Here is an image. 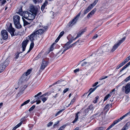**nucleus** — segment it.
<instances>
[{
    "mask_svg": "<svg viewBox=\"0 0 130 130\" xmlns=\"http://www.w3.org/2000/svg\"><path fill=\"white\" fill-rule=\"evenodd\" d=\"M35 15L30 13L28 11H24L22 14V16L25 19L29 20H32L34 19L35 18Z\"/></svg>",
    "mask_w": 130,
    "mask_h": 130,
    "instance_id": "nucleus-1",
    "label": "nucleus"
},
{
    "mask_svg": "<svg viewBox=\"0 0 130 130\" xmlns=\"http://www.w3.org/2000/svg\"><path fill=\"white\" fill-rule=\"evenodd\" d=\"M13 22L15 27L18 28H20L21 26L19 22L20 17L18 15H14L13 17Z\"/></svg>",
    "mask_w": 130,
    "mask_h": 130,
    "instance_id": "nucleus-2",
    "label": "nucleus"
},
{
    "mask_svg": "<svg viewBox=\"0 0 130 130\" xmlns=\"http://www.w3.org/2000/svg\"><path fill=\"white\" fill-rule=\"evenodd\" d=\"M80 14L81 13L80 12L68 24L69 26H71L75 24L76 23Z\"/></svg>",
    "mask_w": 130,
    "mask_h": 130,
    "instance_id": "nucleus-3",
    "label": "nucleus"
},
{
    "mask_svg": "<svg viewBox=\"0 0 130 130\" xmlns=\"http://www.w3.org/2000/svg\"><path fill=\"white\" fill-rule=\"evenodd\" d=\"M124 119H125V115L121 117L120 118L115 121L113 123L108 127L107 129V130H108L109 129L115 124H117L118 122Z\"/></svg>",
    "mask_w": 130,
    "mask_h": 130,
    "instance_id": "nucleus-4",
    "label": "nucleus"
},
{
    "mask_svg": "<svg viewBox=\"0 0 130 130\" xmlns=\"http://www.w3.org/2000/svg\"><path fill=\"white\" fill-rule=\"evenodd\" d=\"M125 37H123L121 40H120L119 42L117 44H115L111 49V52H113L118 48L120 44L125 39Z\"/></svg>",
    "mask_w": 130,
    "mask_h": 130,
    "instance_id": "nucleus-5",
    "label": "nucleus"
},
{
    "mask_svg": "<svg viewBox=\"0 0 130 130\" xmlns=\"http://www.w3.org/2000/svg\"><path fill=\"white\" fill-rule=\"evenodd\" d=\"M122 90L126 94L128 93L130 91V83L127 84L125 87L123 86L122 88Z\"/></svg>",
    "mask_w": 130,
    "mask_h": 130,
    "instance_id": "nucleus-6",
    "label": "nucleus"
},
{
    "mask_svg": "<svg viewBox=\"0 0 130 130\" xmlns=\"http://www.w3.org/2000/svg\"><path fill=\"white\" fill-rule=\"evenodd\" d=\"M7 30L10 34L12 36H14V32L15 31V30L14 28H12L11 24H10Z\"/></svg>",
    "mask_w": 130,
    "mask_h": 130,
    "instance_id": "nucleus-7",
    "label": "nucleus"
},
{
    "mask_svg": "<svg viewBox=\"0 0 130 130\" xmlns=\"http://www.w3.org/2000/svg\"><path fill=\"white\" fill-rule=\"evenodd\" d=\"M1 36L3 39L4 40L7 39L8 38V33L5 30H3L1 32Z\"/></svg>",
    "mask_w": 130,
    "mask_h": 130,
    "instance_id": "nucleus-8",
    "label": "nucleus"
},
{
    "mask_svg": "<svg viewBox=\"0 0 130 130\" xmlns=\"http://www.w3.org/2000/svg\"><path fill=\"white\" fill-rule=\"evenodd\" d=\"M111 46L110 45H108L107 46L106 45L103 46L102 48L103 50L102 51L101 53V54L102 53H103V51L105 52L110 51L111 52Z\"/></svg>",
    "mask_w": 130,
    "mask_h": 130,
    "instance_id": "nucleus-9",
    "label": "nucleus"
},
{
    "mask_svg": "<svg viewBox=\"0 0 130 130\" xmlns=\"http://www.w3.org/2000/svg\"><path fill=\"white\" fill-rule=\"evenodd\" d=\"M28 78V76L25 75V74H24L22 75L19 81L21 82H25L27 81Z\"/></svg>",
    "mask_w": 130,
    "mask_h": 130,
    "instance_id": "nucleus-10",
    "label": "nucleus"
},
{
    "mask_svg": "<svg viewBox=\"0 0 130 130\" xmlns=\"http://www.w3.org/2000/svg\"><path fill=\"white\" fill-rule=\"evenodd\" d=\"M48 62L43 59L42 61V63L40 67V69L43 70L47 65Z\"/></svg>",
    "mask_w": 130,
    "mask_h": 130,
    "instance_id": "nucleus-11",
    "label": "nucleus"
},
{
    "mask_svg": "<svg viewBox=\"0 0 130 130\" xmlns=\"http://www.w3.org/2000/svg\"><path fill=\"white\" fill-rule=\"evenodd\" d=\"M30 11L32 13L36 15L37 13L38 10L37 8H35L34 6H31L30 7Z\"/></svg>",
    "mask_w": 130,
    "mask_h": 130,
    "instance_id": "nucleus-12",
    "label": "nucleus"
},
{
    "mask_svg": "<svg viewBox=\"0 0 130 130\" xmlns=\"http://www.w3.org/2000/svg\"><path fill=\"white\" fill-rule=\"evenodd\" d=\"M37 35L35 33H34V31L29 36H28L30 40L31 41H33V40L35 39V38L36 37Z\"/></svg>",
    "mask_w": 130,
    "mask_h": 130,
    "instance_id": "nucleus-13",
    "label": "nucleus"
},
{
    "mask_svg": "<svg viewBox=\"0 0 130 130\" xmlns=\"http://www.w3.org/2000/svg\"><path fill=\"white\" fill-rule=\"evenodd\" d=\"M28 40H26L24 41L22 43V52L24 51L26 46L28 43Z\"/></svg>",
    "mask_w": 130,
    "mask_h": 130,
    "instance_id": "nucleus-14",
    "label": "nucleus"
},
{
    "mask_svg": "<svg viewBox=\"0 0 130 130\" xmlns=\"http://www.w3.org/2000/svg\"><path fill=\"white\" fill-rule=\"evenodd\" d=\"M27 85H22L20 88V92L18 94H21L23 93V92L24 91L25 89L27 87Z\"/></svg>",
    "mask_w": 130,
    "mask_h": 130,
    "instance_id": "nucleus-15",
    "label": "nucleus"
},
{
    "mask_svg": "<svg viewBox=\"0 0 130 130\" xmlns=\"http://www.w3.org/2000/svg\"><path fill=\"white\" fill-rule=\"evenodd\" d=\"M86 28L82 29L79 31L78 33L77 37L74 38V39H76L77 38L80 37L86 31Z\"/></svg>",
    "mask_w": 130,
    "mask_h": 130,
    "instance_id": "nucleus-16",
    "label": "nucleus"
},
{
    "mask_svg": "<svg viewBox=\"0 0 130 130\" xmlns=\"http://www.w3.org/2000/svg\"><path fill=\"white\" fill-rule=\"evenodd\" d=\"M44 32V30L42 29H40L38 30H35L34 31V33H35L36 35H41L43 34Z\"/></svg>",
    "mask_w": 130,
    "mask_h": 130,
    "instance_id": "nucleus-17",
    "label": "nucleus"
},
{
    "mask_svg": "<svg viewBox=\"0 0 130 130\" xmlns=\"http://www.w3.org/2000/svg\"><path fill=\"white\" fill-rule=\"evenodd\" d=\"M25 118V117H23L21 119V121L16 126H15L13 129L12 130H15L18 127H19L22 124L23 121L24 120V119Z\"/></svg>",
    "mask_w": 130,
    "mask_h": 130,
    "instance_id": "nucleus-18",
    "label": "nucleus"
},
{
    "mask_svg": "<svg viewBox=\"0 0 130 130\" xmlns=\"http://www.w3.org/2000/svg\"><path fill=\"white\" fill-rule=\"evenodd\" d=\"M7 64V66L8 65V60H6L4 61V60L2 59L1 61L0 62V66H2L3 67H4V66L6 64Z\"/></svg>",
    "mask_w": 130,
    "mask_h": 130,
    "instance_id": "nucleus-19",
    "label": "nucleus"
},
{
    "mask_svg": "<svg viewBox=\"0 0 130 130\" xmlns=\"http://www.w3.org/2000/svg\"><path fill=\"white\" fill-rule=\"evenodd\" d=\"M96 11V8H94L89 13V14L87 15V17L88 18H89L90 17H91V16L92 15H93L95 12Z\"/></svg>",
    "mask_w": 130,
    "mask_h": 130,
    "instance_id": "nucleus-20",
    "label": "nucleus"
},
{
    "mask_svg": "<svg viewBox=\"0 0 130 130\" xmlns=\"http://www.w3.org/2000/svg\"><path fill=\"white\" fill-rule=\"evenodd\" d=\"M93 8L90 5L88 8L86 9L84 12V14H86L90 11L91 9Z\"/></svg>",
    "mask_w": 130,
    "mask_h": 130,
    "instance_id": "nucleus-21",
    "label": "nucleus"
},
{
    "mask_svg": "<svg viewBox=\"0 0 130 130\" xmlns=\"http://www.w3.org/2000/svg\"><path fill=\"white\" fill-rule=\"evenodd\" d=\"M125 115V119H126V121H127L130 118V111L128 112Z\"/></svg>",
    "mask_w": 130,
    "mask_h": 130,
    "instance_id": "nucleus-22",
    "label": "nucleus"
},
{
    "mask_svg": "<svg viewBox=\"0 0 130 130\" xmlns=\"http://www.w3.org/2000/svg\"><path fill=\"white\" fill-rule=\"evenodd\" d=\"M99 86L94 87L93 89H92V88H91L89 90V91H90V92L89 93L88 96L89 95H90L91 93H92L94 91L95 89L97 88V87Z\"/></svg>",
    "mask_w": 130,
    "mask_h": 130,
    "instance_id": "nucleus-23",
    "label": "nucleus"
},
{
    "mask_svg": "<svg viewBox=\"0 0 130 130\" xmlns=\"http://www.w3.org/2000/svg\"><path fill=\"white\" fill-rule=\"evenodd\" d=\"M47 3L48 2L47 1H45L41 7V9L42 10H43L45 6L47 5Z\"/></svg>",
    "mask_w": 130,
    "mask_h": 130,
    "instance_id": "nucleus-24",
    "label": "nucleus"
},
{
    "mask_svg": "<svg viewBox=\"0 0 130 130\" xmlns=\"http://www.w3.org/2000/svg\"><path fill=\"white\" fill-rule=\"evenodd\" d=\"M7 64H5V65L4 67H3L2 66H0V73L2 72H3L5 69L6 67L7 66Z\"/></svg>",
    "mask_w": 130,
    "mask_h": 130,
    "instance_id": "nucleus-25",
    "label": "nucleus"
},
{
    "mask_svg": "<svg viewBox=\"0 0 130 130\" xmlns=\"http://www.w3.org/2000/svg\"><path fill=\"white\" fill-rule=\"evenodd\" d=\"M130 65V61L129 62L127 63L124 66L122 69L121 70H120V72H121L122 71L126 69L127 67Z\"/></svg>",
    "mask_w": 130,
    "mask_h": 130,
    "instance_id": "nucleus-26",
    "label": "nucleus"
},
{
    "mask_svg": "<svg viewBox=\"0 0 130 130\" xmlns=\"http://www.w3.org/2000/svg\"><path fill=\"white\" fill-rule=\"evenodd\" d=\"M46 94H44L41 95L40 98H41L42 100L43 101V102H44L47 100V98L46 97H44L42 98L43 96H46Z\"/></svg>",
    "mask_w": 130,
    "mask_h": 130,
    "instance_id": "nucleus-27",
    "label": "nucleus"
},
{
    "mask_svg": "<svg viewBox=\"0 0 130 130\" xmlns=\"http://www.w3.org/2000/svg\"><path fill=\"white\" fill-rule=\"evenodd\" d=\"M80 113V112H78L75 115V118L74 120L72 122L74 123L76 122L78 118V114Z\"/></svg>",
    "mask_w": 130,
    "mask_h": 130,
    "instance_id": "nucleus-28",
    "label": "nucleus"
},
{
    "mask_svg": "<svg viewBox=\"0 0 130 130\" xmlns=\"http://www.w3.org/2000/svg\"><path fill=\"white\" fill-rule=\"evenodd\" d=\"M130 125V122H128L125 124L124 126L123 127L125 128V129L126 130L127 129H128V128Z\"/></svg>",
    "mask_w": 130,
    "mask_h": 130,
    "instance_id": "nucleus-29",
    "label": "nucleus"
},
{
    "mask_svg": "<svg viewBox=\"0 0 130 130\" xmlns=\"http://www.w3.org/2000/svg\"><path fill=\"white\" fill-rule=\"evenodd\" d=\"M30 101V100H28L26 101H25L23 103L21 104V106L20 107H22V106H23L26 105V104L28 103Z\"/></svg>",
    "mask_w": 130,
    "mask_h": 130,
    "instance_id": "nucleus-30",
    "label": "nucleus"
},
{
    "mask_svg": "<svg viewBox=\"0 0 130 130\" xmlns=\"http://www.w3.org/2000/svg\"><path fill=\"white\" fill-rule=\"evenodd\" d=\"M69 44H69L68 43H67L65 44L64 46L63 47V48H65L67 50L69 49L70 48L69 46Z\"/></svg>",
    "mask_w": 130,
    "mask_h": 130,
    "instance_id": "nucleus-31",
    "label": "nucleus"
},
{
    "mask_svg": "<svg viewBox=\"0 0 130 130\" xmlns=\"http://www.w3.org/2000/svg\"><path fill=\"white\" fill-rule=\"evenodd\" d=\"M98 2V0H95L93 4H90V6H91V7H92L93 8L94 6Z\"/></svg>",
    "mask_w": 130,
    "mask_h": 130,
    "instance_id": "nucleus-32",
    "label": "nucleus"
},
{
    "mask_svg": "<svg viewBox=\"0 0 130 130\" xmlns=\"http://www.w3.org/2000/svg\"><path fill=\"white\" fill-rule=\"evenodd\" d=\"M61 81L59 80L57 82V83H59L62 85V86H64L63 85L65 84L66 83V82L64 81H63L62 82H61Z\"/></svg>",
    "mask_w": 130,
    "mask_h": 130,
    "instance_id": "nucleus-33",
    "label": "nucleus"
},
{
    "mask_svg": "<svg viewBox=\"0 0 130 130\" xmlns=\"http://www.w3.org/2000/svg\"><path fill=\"white\" fill-rule=\"evenodd\" d=\"M23 21L24 23V26H25L29 24L23 18Z\"/></svg>",
    "mask_w": 130,
    "mask_h": 130,
    "instance_id": "nucleus-34",
    "label": "nucleus"
},
{
    "mask_svg": "<svg viewBox=\"0 0 130 130\" xmlns=\"http://www.w3.org/2000/svg\"><path fill=\"white\" fill-rule=\"evenodd\" d=\"M111 96V95H110V94H108L107 95H106L104 98V101H105L108 98L110 97Z\"/></svg>",
    "mask_w": 130,
    "mask_h": 130,
    "instance_id": "nucleus-35",
    "label": "nucleus"
},
{
    "mask_svg": "<svg viewBox=\"0 0 130 130\" xmlns=\"http://www.w3.org/2000/svg\"><path fill=\"white\" fill-rule=\"evenodd\" d=\"M31 71V69H28L26 72L25 74V75H26L27 76L30 73Z\"/></svg>",
    "mask_w": 130,
    "mask_h": 130,
    "instance_id": "nucleus-36",
    "label": "nucleus"
},
{
    "mask_svg": "<svg viewBox=\"0 0 130 130\" xmlns=\"http://www.w3.org/2000/svg\"><path fill=\"white\" fill-rule=\"evenodd\" d=\"M23 12H22V8L21 7L19 10L18 13H19L20 15H21L22 16V14L23 13Z\"/></svg>",
    "mask_w": 130,
    "mask_h": 130,
    "instance_id": "nucleus-37",
    "label": "nucleus"
},
{
    "mask_svg": "<svg viewBox=\"0 0 130 130\" xmlns=\"http://www.w3.org/2000/svg\"><path fill=\"white\" fill-rule=\"evenodd\" d=\"M106 128V127H100L97 128L98 130H104Z\"/></svg>",
    "mask_w": 130,
    "mask_h": 130,
    "instance_id": "nucleus-38",
    "label": "nucleus"
},
{
    "mask_svg": "<svg viewBox=\"0 0 130 130\" xmlns=\"http://www.w3.org/2000/svg\"><path fill=\"white\" fill-rule=\"evenodd\" d=\"M79 41V40H78L77 41L75 42L74 43H73V44H72L71 45H69V47L70 48H71L72 46H73L74 45H75Z\"/></svg>",
    "mask_w": 130,
    "mask_h": 130,
    "instance_id": "nucleus-39",
    "label": "nucleus"
},
{
    "mask_svg": "<svg viewBox=\"0 0 130 130\" xmlns=\"http://www.w3.org/2000/svg\"><path fill=\"white\" fill-rule=\"evenodd\" d=\"M64 110V109H62L59 111H58L56 114L55 116H56L58 115L60 113L63 111Z\"/></svg>",
    "mask_w": 130,
    "mask_h": 130,
    "instance_id": "nucleus-40",
    "label": "nucleus"
},
{
    "mask_svg": "<svg viewBox=\"0 0 130 130\" xmlns=\"http://www.w3.org/2000/svg\"><path fill=\"white\" fill-rule=\"evenodd\" d=\"M130 59V56H129L125 59L124 61L126 63H127Z\"/></svg>",
    "mask_w": 130,
    "mask_h": 130,
    "instance_id": "nucleus-41",
    "label": "nucleus"
},
{
    "mask_svg": "<svg viewBox=\"0 0 130 130\" xmlns=\"http://www.w3.org/2000/svg\"><path fill=\"white\" fill-rule=\"evenodd\" d=\"M31 42H32L30 44L29 48L32 49L34 46V44L33 41H32Z\"/></svg>",
    "mask_w": 130,
    "mask_h": 130,
    "instance_id": "nucleus-42",
    "label": "nucleus"
},
{
    "mask_svg": "<svg viewBox=\"0 0 130 130\" xmlns=\"http://www.w3.org/2000/svg\"><path fill=\"white\" fill-rule=\"evenodd\" d=\"M54 44H53L51 46V47H50V51H53V50L54 49Z\"/></svg>",
    "mask_w": 130,
    "mask_h": 130,
    "instance_id": "nucleus-43",
    "label": "nucleus"
},
{
    "mask_svg": "<svg viewBox=\"0 0 130 130\" xmlns=\"http://www.w3.org/2000/svg\"><path fill=\"white\" fill-rule=\"evenodd\" d=\"M53 124V122L52 121H50V122H49L48 123V124L47 125V126L48 127H49L51 126Z\"/></svg>",
    "mask_w": 130,
    "mask_h": 130,
    "instance_id": "nucleus-44",
    "label": "nucleus"
},
{
    "mask_svg": "<svg viewBox=\"0 0 130 130\" xmlns=\"http://www.w3.org/2000/svg\"><path fill=\"white\" fill-rule=\"evenodd\" d=\"M35 105L32 106L29 110V111H31L35 107Z\"/></svg>",
    "mask_w": 130,
    "mask_h": 130,
    "instance_id": "nucleus-45",
    "label": "nucleus"
},
{
    "mask_svg": "<svg viewBox=\"0 0 130 130\" xmlns=\"http://www.w3.org/2000/svg\"><path fill=\"white\" fill-rule=\"evenodd\" d=\"M99 97L98 96H97L95 98V99L93 101V103H95L97 102V100L99 98Z\"/></svg>",
    "mask_w": 130,
    "mask_h": 130,
    "instance_id": "nucleus-46",
    "label": "nucleus"
},
{
    "mask_svg": "<svg viewBox=\"0 0 130 130\" xmlns=\"http://www.w3.org/2000/svg\"><path fill=\"white\" fill-rule=\"evenodd\" d=\"M74 101H75L74 98L72 100L70 103L68 105L67 107L73 104V103L74 102Z\"/></svg>",
    "mask_w": 130,
    "mask_h": 130,
    "instance_id": "nucleus-47",
    "label": "nucleus"
},
{
    "mask_svg": "<svg viewBox=\"0 0 130 130\" xmlns=\"http://www.w3.org/2000/svg\"><path fill=\"white\" fill-rule=\"evenodd\" d=\"M108 77V76H105L104 77H102V78H100L99 79L100 80H102Z\"/></svg>",
    "mask_w": 130,
    "mask_h": 130,
    "instance_id": "nucleus-48",
    "label": "nucleus"
},
{
    "mask_svg": "<svg viewBox=\"0 0 130 130\" xmlns=\"http://www.w3.org/2000/svg\"><path fill=\"white\" fill-rule=\"evenodd\" d=\"M75 40V39H71L70 40H69V42H67V43H68L69 44H70L73 42V40Z\"/></svg>",
    "mask_w": 130,
    "mask_h": 130,
    "instance_id": "nucleus-49",
    "label": "nucleus"
},
{
    "mask_svg": "<svg viewBox=\"0 0 130 130\" xmlns=\"http://www.w3.org/2000/svg\"><path fill=\"white\" fill-rule=\"evenodd\" d=\"M130 79V75L128 76V77L127 78H126L124 81H123V82L125 81L126 82H127L128 80H129Z\"/></svg>",
    "mask_w": 130,
    "mask_h": 130,
    "instance_id": "nucleus-50",
    "label": "nucleus"
},
{
    "mask_svg": "<svg viewBox=\"0 0 130 130\" xmlns=\"http://www.w3.org/2000/svg\"><path fill=\"white\" fill-rule=\"evenodd\" d=\"M109 105V104H108L106 105L104 108V110H106V109H108V108Z\"/></svg>",
    "mask_w": 130,
    "mask_h": 130,
    "instance_id": "nucleus-51",
    "label": "nucleus"
},
{
    "mask_svg": "<svg viewBox=\"0 0 130 130\" xmlns=\"http://www.w3.org/2000/svg\"><path fill=\"white\" fill-rule=\"evenodd\" d=\"M66 126L63 125L60 127V128L58 130H63L64 129V128Z\"/></svg>",
    "mask_w": 130,
    "mask_h": 130,
    "instance_id": "nucleus-52",
    "label": "nucleus"
},
{
    "mask_svg": "<svg viewBox=\"0 0 130 130\" xmlns=\"http://www.w3.org/2000/svg\"><path fill=\"white\" fill-rule=\"evenodd\" d=\"M64 32L63 31H62L61 32L59 35L58 37H59L60 38L61 37L63 34H64Z\"/></svg>",
    "mask_w": 130,
    "mask_h": 130,
    "instance_id": "nucleus-53",
    "label": "nucleus"
},
{
    "mask_svg": "<svg viewBox=\"0 0 130 130\" xmlns=\"http://www.w3.org/2000/svg\"><path fill=\"white\" fill-rule=\"evenodd\" d=\"M42 94V93L41 92H40L38 94H37L36 95H35L34 96V97L35 98H36V97H37L38 96H39L41 95Z\"/></svg>",
    "mask_w": 130,
    "mask_h": 130,
    "instance_id": "nucleus-54",
    "label": "nucleus"
},
{
    "mask_svg": "<svg viewBox=\"0 0 130 130\" xmlns=\"http://www.w3.org/2000/svg\"><path fill=\"white\" fill-rule=\"evenodd\" d=\"M69 90L68 88H66L63 91V92L64 93H66L67 91H68Z\"/></svg>",
    "mask_w": 130,
    "mask_h": 130,
    "instance_id": "nucleus-55",
    "label": "nucleus"
},
{
    "mask_svg": "<svg viewBox=\"0 0 130 130\" xmlns=\"http://www.w3.org/2000/svg\"><path fill=\"white\" fill-rule=\"evenodd\" d=\"M126 63L124 61L122 63H120V64L121 66L122 67V66H123Z\"/></svg>",
    "mask_w": 130,
    "mask_h": 130,
    "instance_id": "nucleus-56",
    "label": "nucleus"
},
{
    "mask_svg": "<svg viewBox=\"0 0 130 130\" xmlns=\"http://www.w3.org/2000/svg\"><path fill=\"white\" fill-rule=\"evenodd\" d=\"M59 121H58L56 123H55L53 125V127H55V126H56L59 123Z\"/></svg>",
    "mask_w": 130,
    "mask_h": 130,
    "instance_id": "nucleus-57",
    "label": "nucleus"
},
{
    "mask_svg": "<svg viewBox=\"0 0 130 130\" xmlns=\"http://www.w3.org/2000/svg\"><path fill=\"white\" fill-rule=\"evenodd\" d=\"M6 2V1L5 0H3L1 2L2 5H3Z\"/></svg>",
    "mask_w": 130,
    "mask_h": 130,
    "instance_id": "nucleus-58",
    "label": "nucleus"
},
{
    "mask_svg": "<svg viewBox=\"0 0 130 130\" xmlns=\"http://www.w3.org/2000/svg\"><path fill=\"white\" fill-rule=\"evenodd\" d=\"M36 102H37V104H38L40 103L41 102V101L40 100H38V101L36 100Z\"/></svg>",
    "mask_w": 130,
    "mask_h": 130,
    "instance_id": "nucleus-59",
    "label": "nucleus"
},
{
    "mask_svg": "<svg viewBox=\"0 0 130 130\" xmlns=\"http://www.w3.org/2000/svg\"><path fill=\"white\" fill-rule=\"evenodd\" d=\"M87 63V62H84L82 64V66H84Z\"/></svg>",
    "mask_w": 130,
    "mask_h": 130,
    "instance_id": "nucleus-60",
    "label": "nucleus"
},
{
    "mask_svg": "<svg viewBox=\"0 0 130 130\" xmlns=\"http://www.w3.org/2000/svg\"><path fill=\"white\" fill-rule=\"evenodd\" d=\"M60 38L59 37H58V38H57V39L55 40V42H57L58 41Z\"/></svg>",
    "mask_w": 130,
    "mask_h": 130,
    "instance_id": "nucleus-61",
    "label": "nucleus"
},
{
    "mask_svg": "<svg viewBox=\"0 0 130 130\" xmlns=\"http://www.w3.org/2000/svg\"><path fill=\"white\" fill-rule=\"evenodd\" d=\"M98 84V82H96L93 85V86L95 87Z\"/></svg>",
    "mask_w": 130,
    "mask_h": 130,
    "instance_id": "nucleus-62",
    "label": "nucleus"
},
{
    "mask_svg": "<svg viewBox=\"0 0 130 130\" xmlns=\"http://www.w3.org/2000/svg\"><path fill=\"white\" fill-rule=\"evenodd\" d=\"M98 36V35L96 34L95 36H94L93 37V38L95 39L97 38Z\"/></svg>",
    "mask_w": 130,
    "mask_h": 130,
    "instance_id": "nucleus-63",
    "label": "nucleus"
},
{
    "mask_svg": "<svg viewBox=\"0 0 130 130\" xmlns=\"http://www.w3.org/2000/svg\"><path fill=\"white\" fill-rule=\"evenodd\" d=\"M78 71H79V69H76L75 70H74V72L75 73H76V72H78Z\"/></svg>",
    "mask_w": 130,
    "mask_h": 130,
    "instance_id": "nucleus-64",
    "label": "nucleus"
}]
</instances>
